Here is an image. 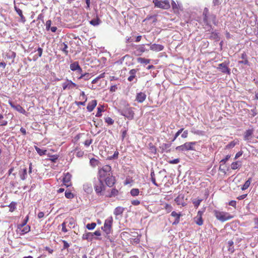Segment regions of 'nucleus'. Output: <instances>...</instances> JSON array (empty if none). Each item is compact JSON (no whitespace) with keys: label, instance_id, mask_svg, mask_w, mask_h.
Instances as JSON below:
<instances>
[{"label":"nucleus","instance_id":"50","mask_svg":"<svg viewBox=\"0 0 258 258\" xmlns=\"http://www.w3.org/2000/svg\"><path fill=\"white\" fill-rule=\"evenodd\" d=\"M28 220V216H27L26 217V218L24 220L23 222L21 224L18 225L17 227H19L20 228H22V227H24L25 226H26Z\"/></svg>","mask_w":258,"mask_h":258},{"label":"nucleus","instance_id":"47","mask_svg":"<svg viewBox=\"0 0 258 258\" xmlns=\"http://www.w3.org/2000/svg\"><path fill=\"white\" fill-rule=\"evenodd\" d=\"M192 133H193L194 134L200 136H203L205 134V132L203 131L196 130L195 129L192 130Z\"/></svg>","mask_w":258,"mask_h":258},{"label":"nucleus","instance_id":"31","mask_svg":"<svg viewBox=\"0 0 258 258\" xmlns=\"http://www.w3.org/2000/svg\"><path fill=\"white\" fill-rule=\"evenodd\" d=\"M241 166V163L239 161L233 162L231 165V168L233 170H235Z\"/></svg>","mask_w":258,"mask_h":258},{"label":"nucleus","instance_id":"8","mask_svg":"<svg viewBox=\"0 0 258 258\" xmlns=\"http://www.w3.org/2000/svg\"><path fill=\"white\" fill-rule=\"evenodd\" d=\"M103 180H98V182L94 185L95 190L97 195H102V191L105 190Z\"/></svg>","mask_w":258,"mask_h":258},{"label":"nucleus","instance_id":"37","mask_svg":"<svg viewBox=\"0 0 258 258\" xmlns=\"http://www.w3.org/2000/svg\"><path fill=\"white\" fill-rule=\"evenodd\" d=\"M151 179L152 182L155 185H156L157 186H159L158 184L156 182V179H155V173H154V171L153 170H152L151 172Z\"/></svg>","mask_w":258,"mask_h":258},{"label":"nucleus","instance_id":"14","mask_svg":"<svg viewBox=\"0 0 258 258\" xmlns=\"http://www.w3.org/2000/svg\"><path fill=\"white\" fill-rule=\"evenodd\" d=\"M72 175L69 173L67 172L64 174V176L62 179L63 184L67 186V187L71 185V184H69L71 179Z\"/></svg>","mask_w":258,"mask_h":258},{"label":"nucleus","instance_id":"54","mask_svg":"<svg viewBox=\"0 0 258 258\" xmlns=\"http://www.w3.org/2000/svg\"><path fill=\"white\" fill-rule=\"evenodd\" d=\"M202 201V199H198L197 201H193L195 207L198 208Z\"/></svg>","mask_w":258,"mask_h":258},{"label":"nucleus","instance_id":"41","mask_svg":"<svg viewBox=\"0 0 258 258\" xmlns=\"http://www.w3.org/2000/svg\"><path fill=\"white\" fill-rule=\"evenodd\" d=\"M118 194V191L116 188H113L111 189V192L110 195L108 196V197L111 198L112 197H115L117 196Z\"/></svg>","mask_w":258,"mask_h":258},{"label":"nucleus","instance_id":"48","mask_svg":"<svg viewBox=\"0 0 258 258\" xmlns=\"http://www.w3.org/2000/svg\"><path fill=\"white\" fill-rule=\"evenodd\" d=\"M65 196L67 199H71L74 198V195L70 191L66 190L65 192Z\"/></svg>","mask_w":258,"mask_h":258},{"label":"nucleus","instance_id":"64","mask_svg":"<svg viewBox=\"0 0 258 258\" xmlns=\"http://www.w3.org/2000/svg\"><path fill=\"white\" fill-rule=\"evenodd\" d=\"M170 164H177L179 162V159H175L174 160H170L168 161Z\"/></svg>","mask_w":258,"mask_h":258},{"label":"nucleus","instance_id":"60","mask_svg":"<svg viewBox=\"0 0 258 258\" xmlns=\"http://www.w3.org/2000/svg\"><path fill=\"white\" fill-rule=\"evenodd\" d=\"M230 157H231V156L230 155H226V156L225 157V158L224 159H223L222 160H221L220 161V163H221L222 164H225L229 160V159L230 158Z\"/></svg>","mask_w":258,"mask_h":258},{"label":"nucleus","instance_id":"17","mask_svg":"<svg viewBox=\"0 0 258 258\" xmlns=\"http://www.w3.org/2000/svg\"><path fill=\"white\" fill-rule=\"evenodd\" d=\"M146 98V95L145 93L140 92L137 93L136 100L139 103L143 102Z\"/></svg>","mask_w":258,"mask_h":258},{"label":"nucleus","instance_id":"23","mask_svg":"<svg viewBox=\"0 0 258 258\" xmlns=\"http://www.w3.org/2000/svg\"><path fill=\"white\" fill-rule=\"evenodd\" d=\"M171 143H170V144L163 143L162 145V146L160 147V149L162 150L161 152L163 153L164 152V151H165L166 150H166L167 153L170 152V149H169L171 147Z\"/></svg>","mask_w":258,"mask_h":258},{"label":"nucleus","instance_id":"19","mask_svg":"<svg viewBox=\"0 0 258 258\" xmlns=\"http://www.w3.org/2000/svg\"><path fill=\"white\" fill-rule=\"evenodd\" d=\"M97 105V101L96 100H93L91 102H90L87 106V109L88 111L91 112L93 110L94 108L96 107Z\"/></svg>","mask_w":258,"mask_h":258},{"label":"nucleus","instance_id":"59","mask_svg":"<svg viewBox=\"0 0 258 258\" xmlns=\"http://www.w3.org/2000/svg\"><path fill=\"white\" fill-rule=\"evenodd\" d=\"M164 208L167 210V212L168 213L170 212L171 211L172 209V206L168 204H166L165 205V206Z\"/></svg>","mask_w":258,"mask_h":258},{"label":"nucleus","instance_id":"43","mask_svg":"<svg viewBox=\"0 0 258 258\" xmlns=\"http://www.w3.org/2000/svg\"><path fill=\"white\" fill-rule=\"evenodd\" d=\"M96 226V224L94 222H92L91 223H88L86 225V228L88 230H93L94 229Z\"/></svg>","mask_w":258,"mask_h":258},{"label":"nucleus","instance_id":"25","mask_svg":"<svg viewBox=\"0 0 258 258\" xmlns=\"http://www.w3.org/2000/svg\"><path fill=\"white\" fill-rule=\"evenodd\" d=\"M227 244H228L227 247H228V251H229L231 253H233L235 251V249L234 248V246H233L234 242H233V240H231L228 241L227 242Z\"/></svg>","mask_w":258,"mask_h":258},{"label":"nucleus","instance_id":"51","mask_svg":"<svg viewBox=\"0 0 258 258\" xmlns=\"http://www.w3.org/2000/svg\"><path fill=\"white\" fill-rule=\"evenodd\" d=\"M103 108V106H101V107H98L97 108V112L96 114V116L97 117H100L102 115V112L104 111Z\"/></svg>","mask_w":258,"mask_h":258},{"label":"nucleus","instance_id":"6","mask_svg":"<svg viewBox=\"0 0 258 258\" xmlns=\"http://www.w3.org/2000/svg\"><path fill=\"white\" fill-rule=\"evenodd\" d=\"M118 112L121 115L125 116L128 119H133L134 117V112L132 107H127L123 109H120Z\"/></svg>","mask_w":258,"mask_h":258},{"label":"nucleus","instance_id":"21","mask_svg":"<svg viewBox=\"0 0 258 258\" xmlns=\"http://www.w3.org/2000/svg\"><path fill=\"white\" fill-rule=\"evenodd\" d=\"M15 10L18 14V15L21 18V22L23 23H25L26 22V19L24 15H23L22 11L21 10H20L19 8L17 7L16 6L14 7Z\"/></svg>","mask_w":258,"mask_h":258},{"label":"nucleus","instance_id":"28","mask_svg":"<svg viewBox=\"0 0 258 258\" xmlns=\"http://www.w3.org/2000/svg\"><path fill=\"white\" fill-rule=\"evenodd\" d=\"M100 23L101 20L97 16H96V18L93 19L90 21V24L94 26H98Z\"/></svg>","mask_w":258,"mask_h":258},{"label":"nucleus","instance_id":"12","mask_svg":"<svg viewBox=\"0 0 258 258\" xmlns=\"http://www.w3.org/2000/svg\"><path fill=\"white\" fill-rule=\"evenodd\" d=\"M30 231V226L29 225L25 226L22 228L17 227V233H19L20 235H23L26 233H27Z\"/></svg>","mask_w":258,"mask_h":258},{"label":"nucleus","instance_id":"4","mask_svg":"<svg viewBox=\"0 0 258 258\" xmlns=\"http://www.w3.org/2000/svg\"><path fill=\"white\" fill-rule=\"evenodd\" d=\"M214 213L216 218L222 222L228 220L233 218V216H231L227 213L220 212L217 210H215Z\"/></svg>","mask_w":258,"mask_h":258},{"label":"nucleus","instance_id":"42","mask_svg":"<svg viewBox=\"0 0 258 258\" xmlns=\"http://www.w3.org/2000/svg\"><path fill=\"white\" fill-rule=\"evenodd\" d=\"M101 169L105 172L107 173H110V172L111 171V167L109 165H106L104 166Z\"/></svg>","mask_w":258,"mask_h":258},{"label":"nucleus","instance_id":"39","mask_svg":"<svg viewBox=\"0 0 258 258\" xmlns=\"http://www.w3.org/2000/svg\"><path fill=\"white\" fill-rule=\"evenodd\" d=\"M138 62L141 63L148 64L150 62V60L145 58L139 57L137 58Z\"/></svg>","mask_w":258,"mask_h":258},{"label":"nucleus","instance_id":"35","mask_svg":"<svg viewBox=\"0 0 258 258\" xmlns=\"http://www.w3.org/2000/svg\"><path fill=\"white\" fill-rule=\"evenodd\" d=\"M194 220L196 223L199 226L202 225L203 224V218L201 217L196 216L194 218Z\"/></svg>","mask_w":258,"mask_h":258},{"label":"nucleus","instance_id":"9","mask_svg":"<svg viewBox=\"0 0 258 258\" xmlns=\"http://www.w3.org/2000/svg\"><path fill=\"white\" fill-rule=\"evenodd\" d=\"M217 69L220 70L222 73L227 74L228 75L230 74V69L228 67V64L225 62L219 63Z\"/></svg>","mask_w":258,"mask_h":258},{"label":"nucleus","instance_id":"61","mask_svg":"<svg viewBox=\"0 0 258 258\" xmlns=\"http://www.w3.org/2000/svg\"><path fill=\"white\" fill-rule=\"evenodd\" d=\"M51 20H48L46 21V29L47 31L49 30L50 29V28H51Z\"/></svg>","mask_w":258,"mask_h":258},{"label":"nucleus","instance_id":"36","mask_svg":"<svg viewBox=\"0 0 258 258\" xmlns=\"http://www.w3.org/2000/svg\"><path fill=\"white\" fill-rule=\"evenodd\" d=\"M17 203L15 202H12L8 206L10 208L9 211L13 212L16 209Z\"/></svg>","mask_w":258,"mask_h":258},{"label":"nucleus","instance_id":"24","mask_svg":"<svg viewBox=\"0 0 258 258\" xmlns=\"http://www.w3.org/2000/svg\"><path fill=\"white\" fill-rule=\"evenodd\" d=\"M136 48L137 49L136 51L138 53L137 54V55H141L142 53L146 51L144 44L137 46Z\"/></svg>","mask_w":258,"mask_h":258},{"label":"nucleus","instance_id":"10","mask_svg":"<svg viewBox=\"0 0 258 258\" xmlns=\"http://www.w3.org/2000/svg\"><path fill=\"white\" fill-rule=\"evenodd\" d=\"M106 184L109 187H112L115 183V177L112 174H109L108 176H107L105 179Z\"/></svg>","mask_w":258,"mask_h":258},{"label":"nucleus","instance_id":"22","mask_svg":"<svg viewBox=\"0 0 258 258\" xmlns=\"http://www.w3.org/2000/svg\"><path fill=\"white\" fill-rule=\"evenodd\" d=\"M109 173L105 172L101 168L98 171V180H103L104 178H106L108 176Z\"/></svg>","mask_w":258,"mask_h":258},{"label":"nucleus","instance_id":"5","mask_svg":"<svg viewBox=\"0 0 258 258\" xmlns=\"http://www.w3.org/2000/svg\"><path fill=\"white\" fill-rule=\"evenodd\" d=\"M101 232L100 230H97L95 232H88L83 235L82 239L83 240H87L88 241H91L93 239L97 240H100L98 237H95L94 236H99L101 235Z\"/></svg>","mask_w":258,"mask_h":258},{"label":"nucleus","instance_id":"7","mask_svg":"<svg viewBox=\"0 0 258 258\" xmlns=\"http://www.w3.org/2000/svg\"><path fill=\"white\" fill-rule=\"evenodd\" d=\"M155 6L164 9H168L170 7L169 2L167 0L161 1L160 0H153Z\"/></svg>","mask_w":258,"mask_h":258},{"label":"nucleus","instance_id":"46","mask_svg":"<svg viewBox=\"0 0 258 258\" xmlns=\"http://www.w3.org/2000/svg\"><path fill=\"white\" fill-rule=\"evenodd\" d=\"M27 174V169L26 168H24L23 169L22 174L20 175L21 179L22 180H25L26 178Z\"/></svg>","mask_w":258,"mask_h":258},{"label":"nucleus","instance_id":"15","mask_svg":"<svg viewBox=\"0 0 258 258\" xmlns=\"http://www.w3.org/2000/svg\"><path fill=\"white\" fill-rule=\"evenodd\" d=\"M171 216L173 217H175V220L173 222L172 225H175L178 224L179 223L180 218L181 216V214L180 213H177L175 211H173L171 214Z\"/></svg>","mask_w":258,"mask_h":258},{"label":"nucleus","instance_id":"38","mask_svg":"<svg viewBox=\"0 0 258 258\" xmlns=\"http://www.w3.org/2000/svg\"><path fill=\"white\" fill-rule=\"evenodd\" d=\"M61 46H63V47H61L60 48V49L65 53V54L66 55H67L68 54V53H69V51L68 50H67L68 47V45L67 44H66V43H62L61 44Z\"/></svg>","mask_w":258,"mask_h":258},{"label":"nucleus","instance_id":"49","mask_svg":"<svg viewBox=\"0 0 258 258\" xmlns=\"http://www.w3.org/2000/svg\"><path fill=\"white\" fill-rule=\"evenodd\" d=\"M184 128H182L178 130V131L175 134L173 139L172 140L171 142H174L175 139L178 137V136L182 132Z\"/></svg>","mask_w":258,"mask_h":258},{"label":"nucleus","instance_id":"16","mask_svg":"<svg viewBox=\"0 0 258 258\" xmlns=\"http://www.w3.org/2000/svg\"><path fill=\"white\" fill-rule=\"evenodd\" d=\"M9 104H10L11 106L14 108L15 110L18 111V112L24 114L26 112V111L25 109L20 105L17 104L15 105L13 102H10Z\"/></svg>","mask_w":258,"mask_h":258},{"label":"nucleus","instance_id":"1","mask_svg":"<svg viewBox=\"0 0 258 258\" xmlns=\"http://www.w3.org/2000/svg\"><path fill=\"white\" fill-rule=\"evenodd\" d=\"M203 16L204 22L211 28H212V26L210 25L211 22H212L214 25H217L216 15L209 14V10L207 8H204Z\"/></svg>","mask_w":258,"mask_h":258},{"label":"nucleus","instance_id":"20","mask_svg":"<svg viewBox=\"0 0 258 258\" xmlns=\"http://www.w3.org/2000/svg\"><path fill=\"white\" fill-rule=\"evenodd\" d=\"M150 49L153 51H160L164 49V46L160 44L154 43L151 45Z\"/></svg>","mask_w":258,"mask_h":258},{"label":"nucleus","instance_id":"33","mask_svg":"<svg viewBox=\"0 0 258 258\" xmlns=\"http://www.w3.org/2000/svg\"><path fill=\"white\" fill-rule=\"evenodd\" d=\"M91 77V74L88 73H85L84 74H82L80 77L78 78V79L80 80L83 79L85 80H88Z\"/></svg>","mask_w":258,"mask_h":258},{"label":"nucleus","instance_id":"63","mask_svg":"<svg viewBox=\"0 0 258 258\" xmlns=\"http://www.w3.org/2000/svg\"><path fill=\"white\" fill-rule=\"evenodd\" d=\"M118 154H119L118 152L116 151L114 153V154L112 156H111L109 158V159H117L118 158Z\"/></svg>","mask_w":258,"mask_h":258},{"label":"nucleus","instance_id":"26","mask_svg":"<svg viewBox=\"0 0 258 258\" xmlns=\"http://www.w3.org/2000/svg\"><path fill=\"white\" fill-rule=\"evenodd\" d=\"M253 134L252 130H246L244 134V139L245 141L248 140Z\"/></svg>","mask_w":258,"mask_h":258},{"label":"nucleus","instance_id":"45","mask_svg":"<svg viewBox=\"0 0 258 258\" xmlns=\"http://www.w3.org/2000/svg\"><path fill=\"white\" fill-rule=\"evenodd\" d=\"M183 197H180V196H178L175 199V201L176 203V204L178 205H182L183 206H184L185 205L181 203V200H183Z\"/></svg>","mask_w":258,"mask_h":258},{"label":"nucleus","instance_id":"27","mask_svg":"<svg viewBox=\"0 0 258 258\" xmlns=\"http://www.w3.org/2000/svg\"><path fill=\"white\" fill-rule=\"evenodd\" d=\"M172 8L174 11V13H177L178 12L179 10H181L180 6L179 5H177L175 2L172 1L171 3Z\"/></svg>","mask_w":258,"mask_h":258},{"label":"nucleus","instance_id":"55","mask_svg":"<svg viewBox=\"0 0 258 258\" xmlns=\"http://www.w3.org/2000/svg\"><path fill=\"white\" fill-rule=\"evenodd\" d=\"M51 158L50 160L53 163H55L56 162V160L58 159V155H50L49 156Z\"/></svg>","mask_w":258,"mask_h":258},{"label":"nucleus","instance_id":"56","mask_svg":"<svg viewBox=\"0 0 258 258\" xmlns=\"http://www.w3.org/2000/svg\"><path fill=\"white\" fill-rule=\"evenodd\" d=\"M127 130L126 129L122 130L121 131V140L123 141L124 139L126 137L127 135Z\"/></svg>","mask_w":258,"mask_h":258},{"label":"nucleus","instance_id":"40","mask_svg":"<svg viewBox=\"0 0 258 258\" xmlns=\"http://www.w3.org/2000/svg\"><path fill=\"white\" fill-rule=\"evenodd\" d=\"M130 193L132 196L135 197L139 195L140 191L138 188H133L131 189Z\"/></svg>","mask_w":258,"mask_h":258},{"label":"nucleus","instance_id":"13","mask_svg":"<svg viewBox=\"0 0 258 258\" xmlns=\"http://www.w3.org/2000/svg\"><path fill=\"white\" fill-rule=\"evenodd\" d=\"M205 36H206L207 38L214 40L216 41H219L220 39L219 33L215 32H212L211 33H206Z\"/></svg>","mask_w":258,"mask_h":258},{"label":"nucleus","instance_id":"3","mask_svg":"<svg viewBox=\"0 0 258 258\" xmlns=\"http://www.w3.org/2000/svg\"><path fill=\"white\" fill-rule=\"evenodd\" d=\"M197 144L196 142H186L184 144L177 146L175 148V150L178 151H185L192 150L195 151L194 146Z\"/></svg>","mask_w":258,"mask_h":258},{"label":"nucleus","instance_id":"44","mask_svg":"<svg viewBox=\"0 0 258 258\" xmlns=\"http://www.w3.org/2000/svg\"><path fill=\"white\" fill-rule=\"evenodd\" d=\"M149 149L151 152L155 154L156 153V147L153 145L152 143H150L149 144Z\"/></svg>","mask_w":258,"mask_h":258},{"label":"nucleus","instance_id":"29","mask_svg":"<svg viewBox=\"0 0 258 258\" xmlns=\"http://www.w3.org/2000/svg\"><path fill=\"white\" fill-rule=\"evenodd\" d=\"M80 67L79 62L78 61H75L70 64V69L72 71H76L80 69Z\"/></svg>","mask_w":258,"mask_h":258},{"label":"nucleus","instance_id":"18","mask_svg":"<svg viewBox=\"0 0 258 258\" xmlns=\"http://www.w3.org/2000/svg\"><path fill=\"white\" fill-rule=\"evenodd\" d=\"M135 235H130V239L131 243H139L140 241V238L141 236H139L138 234L137 233H134Z\"/></svg>","mask_w":258,"mask_h":258},{"label":"nucleus","instance_id":"34","mask_svg":"<svg viewBox=\"0 0 258 258\" xmlns=\"http://www.w3.org/2000/svg\"><path fill=\"white\" fill-rule=\"evenodd\" d=\"M35 149L40 156L45 155L47 152V150L40 149L37 146H35Z\"/></svg>","mask_w":258,"mask_h":258},{"label":"nucleus","instance_id":"11","mask_svg":"<svg viewBox=\"0 0 258 258\" xmlns=\"http://www.w3.org/2000/svg\"><path fill=\"white\" fill-rule=\"evenodd\" d=\"M77 85L75 83H73L72 81L67 79V82L62 84L63 90L72 89L74 87H76Z\"/></svg>","mask_w":258,"mask_h":258},{"label":"nucleus","instance_id":"57","mask_svg":"<svg viewBox=\"0 0 258 258\" xmlns=\"http://www.w3.org/2000/svg\"><path fill=\"white\" fill-rule=\"evenodd\" d=\"M257 114V112L256 109V107H255L254 109H251L250 110V112L249 113V114L251 115V117H254Z\"/></svg>","mask_w":258,"mask_h":258},{"label":"nucleus","instance_id":"53","mask_svg":"<svg viewBox=\"0 0 258 258\" xmlns=\"http://www.w3.org/2000/svg\"><path fill=\"white\" fill-rule=\"evenodd\" d=\"M105 121L109 125H112L114 123V120L109 117L105 118Z\"/></svg>","mask_w":258,"mask_h":258},{"label":"nucleus","instance_id":"58","mask_svg":"<svg viewBox=\"0 0 258 258\" xmlns=\"http://www.w3.org/2000/svg\"><path fill=\"white\" fill-rule=\"evenodd\" d=\"M235 145H236V143L234 141L231 142L227 145H226V149L232 148L234 147L235 146Z\"/></svg>","mask_w":258,"mask_h":258},{"label":"nucleus","instance_id":"32","mask_svg":"<svg viewBox=\"0 0 258 258\" xmlns=\"http://www.w3.org/2000/svg\"><path fill=\"white\" fill-rule=\"evenodd\" d=\"M251 180L252 178L251 177L249 178L245 182L244 184L242 186L241 189L244 190L248 188L250 185Z\"/></svg>","mask_w":258,"mask_h":258},{"label":"nucleus","instance_id":"30","mask_svg":"<svg viewBox=\"0 0 258 258\" xmlns=\"http://www.w3.org/2000/svg\"><path fill=\"white\" fill-rule=\"evenodd\" d=\"M124 210V208L121 207H117L114 210V214L116 216L120 215L122 214Z\"/></svg>","mask_w":258,"mask_h":258},{"label":"nucleus","instance_id":"62","mask_svg":"<svg viewBox=\"0 0 258 258\" xmlns=\"http://www.w3.org/2000/svg\"><path fill=\"white\" fill-rule=\"evenodd\" d=\"M62 242L63 243L62 249H67V248H69V247L70 246V244L68 243V242L67 241L63 240H62Z\"/></svg>","mask_w":258,"mask_h":258},{"label":"nucleus","instance_id":"2","mask_svg":"<svg viewBox=\"0 0 258 258\" xmlns=\"http://www.w3.org/2000/svg\"><path fill=\"white\" fill-rule=\"evenodd\" d=\"M113 223V218L112 217H110L105 220L104 226L101 227V229L106 234V237H109V234L112 231V226Z\"/></svg>","mask_w":258,"mask_h":258},{"label":"nucleus","instance_id":"52","mask_svg":"<svg viewBox=\"0 0 258 258\" xmlns=\"http://www.w3.org/2000/svg\"><path fill=\"white\" fill-rule=\"evenodd\" d=\"M84 190L87 192H90L92 190L91 186H89L88 184L84 185Z\"/></svg>","mask_w":258,"mask_h":258}]
</instances>
